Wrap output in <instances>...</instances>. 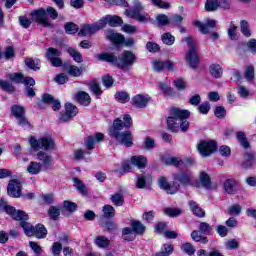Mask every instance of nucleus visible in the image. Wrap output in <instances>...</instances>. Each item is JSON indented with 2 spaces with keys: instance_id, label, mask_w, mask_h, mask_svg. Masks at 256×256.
Segmentation results:
<instances>
[{
  "instance_id": "f257e3e1",
  "label": "nucleus",
  "mask_w": 256,
  "mask_h": 256,
  "mask_svg": "<svg viewBox=\"0 0 256 256\" xmlns=\"http://www.w3.org/2000/svg\"><path fill=\"white\" fill-rule=\"evenodd\" d=\"M132 125L133 119L129 114H125L122 119L116 118L109 129L110 137L115 139L119 145L133 147V134L129 130L123 131V129H130Z\"/></svg>"
},
{
  "instance_id": "f03ea898",
  "label": "nucleus",
  "mask_w": 256,
  "mask_h": 256,
  "mask_svg": "<svg viewBox=\"0 0 256 256\" xmlns=\"http://www.w3.org/2000/svg\"><path fill=\"white\" fill-rule=\"evenodd\" d=\"M191 112L189 110H181L179 108H172L170 110V116L167 118V127L172 133L179 132L187 133L189 129V119Z\"/></svg>"
},
{
  "instance_id": "7ed1b4c3",
  "label": "nucleus",
  "mask_w": 256,
  "mask_h": 256,
  "mask_svg": "<svg viewBox=\"0 0 256 256\" xmlns=\"http://www.w3.org/2000/svg\"><path fill=\"white\" fill-rule=\"evenodd\" d=\"M133 5V10H125L124 13L126 17H129L130 19H135L136 21H139V23H147L151 21V17L143 11L145 7L143 6V4H141V1L133 0Z\"/></svg>"
},
{
  "instance_id": "20e7f679",
  "label": "nucleus",
  "mask_w": 256,
  "mask_h": 256,
  "mask_svg": "<svg viewBox=\"0 0 256 256\" xmlns=\"http://www.w3.org/2000/svg\"><path fill=\"white\" fill-rule=\"evenodd\" d=\"M182 42L187 43V46L189 47L185 56L186 63H188L191 69H197V67H199V54H197V50L195 49V42L193 41V38H183Z\"/></svg>"
},
{
  "instance_id": "39448f33",
  "label": "nucleus",
  "mask_w": 256,
  "mask_h": 256,
  "mask_svg": "<svg viewBox=\"0 0 256 256\" xmlns=\"http://www.w3.org/2000/svg\"><path fill=\"white\" fill-rule=\"evenodd\" d=\"M28 141L34 151H39V149L51 151L55 149V141L51 137H41L37 139L35 136H30Z\"/></svg>"
},
{
  "instance_id": "423d86ee",
  "label": "nucleus",
  "mask_w": 256,
  "mask_h": 256,
  "mask_svg": "<svg viewBox=\"0 0 256 256\" xmlns=\"http://www.w3.org/2000/svg\"><path fill=\"white\" fill-rule=\"evenodd\" d=\"M46 59L52 67H62L63 60H61V51L59 49L50 47L46 50Z\"/></svg>"
},
{
  "instance_id": "0eeeda50",
  "label": "nucleus",
  "mask_w": 256,
  "mask_h": 256,
  "mask_svg": "<svg viewBox=\"0 0 256 256\" xmlns=\"http://www.w3.org/2000/svg\"><path fill=\"white\" fill-rule=\"evenodd\" d=\"M198 151L202 157H209L217 151V143L215 141H203L198 144Z\"/></svg>"
},
{
  "instance_id": "6e6552de",
  "label": "nucleus",
  "mask_w": 256,
  "mask_h": 256,
  "mask_svg": "<svg viewBox=\"0 0 256 256\" xmlns=\"http://www.w3.org/2000/svg\"><path fill=\"white\" fill-rule=\"evenodd\" d=\"M135 63V54L131 51H124L117 60V67L119 69H127Z\"/></svg>"
},
{
  "instance_id": "1a4fd4ad",
  "label": "nucleus",
  "mask_w": 256,
  "mask_h": 256,
  "mask_svg": "<svg viewBox=\"0 0 256 256\" xmlns=\"http://www.w3.org/2000/svg\"><path fill=\"white\" fill-rule=\"evenodd\" d=\"M103 29V24H101L100 20L95 24H85L81 27L78 35L80 37H91V35H95L97 31H101Z\"/></svg>"
},
{
  "instance_id": "9d476101",
  "label": "nucleus",
  "mask_w": 256,
  "mask_h": 256,
  "mask_svg": "<svg viewBox=\"0 0 256 256\" xmlns=\"http://www.w3.org/2000/svg\"><path fill=\"white\" fill-rule=\"evenodd\" d=\"M158 185L160 189H163L168 193V195H175L177 191H179V188L181 185L177 182H173V184H169V181L165 178V176H162L158 179Z\"/></svg>"
},
{
  "instance_id": "9b49d317",
  "label": "nucleus",
  "mask_w": 256,
  "mask_h": 256,
  "mask_svg": "<svg viewBox=\"0 0 256 256\" xmlns=\"http://www.w3.org/2000/svg\"><path fill=\"white\" fill-rule=\"evenodd\" d=\"M31 16L32 21H35L44 27H49L51 25L49 17H47V12L43 8L32 11Z\"/></svg>"
},
{
  "instance_id": "f8f14e48",
  "label": "nucleus",
  "mask_w": 256,
  "mask_h": 256,
  "mask_svg": "<svg viewBox=\"0 0 256 256\" xmlns=\"http://www.w3.org/2000/svg\"><path fill=\"white\" fill-rule=\"evenodd\" d=\"M12 115L18 120V125L20 127H25V125H29V121L25 117V108L23 106L14 105L11 108Z\"/></svg>"
},
{
  "instance_id": "ddd939ff",
  "label": "nucleus",
  "mask_w": 256,
  "mask_h": 256,
  "mask_svg": "<svg viewBox=\"0 0 256 256\" xmlns=\"http://www.w3.org/2000/svg\"><path fill=\"white\" fill-rule=\"evenodd\" d=\"M174 181L184 186L193 185V174L191 171H180L174 174Z\"/></svg>"
},
{
  "instance_id": "4468645a",
  "label": "nucleus",
  "mask_w": 256,
  "mask_h": 256,
  "mask_svg": "<svg viewBox=\"0 0 256 256\" xmlns=\"http://www.w3.org/2000/svg\"><path fill=\"white\" fill-rule=\"evenodd\" d=\"M65 109L66 112L60 116L61 123H67V121H71V119H73V117L79 113V110L76 108V106L71 103H66Z\"/></svg>"
},
{
  "instance_id": "2eb2a0df",
  "label": "nucleus",
  "mask_w": 256,
  "mask_h": 256,
  "mask_svg": "<svg viewBox=\"0 0 256 256\" xmlns=\"http://www.w3.org/2000/svg\"><path fill=\"white\" fill-rule=\"evenodd\" d=\"M6 213L7 215H10V217L14 218L15 221H20V223L29 219V215H27L25 211L17 210L13 206L6 207Z\"/></svg>"
},
{
  "instance_id": "dca6fc26",
  "label": "nucleus",
  "mask_w": 256,
  "mask_h": 256,
  "mask_svg": "<svg viewBox=\"0 0 256 256\" xmlns=\"http://www.w3.org/2000/svg\"><path fill=\"white\" fill-rule=\"evenodd\" d=\"M152 67L154 71H157V73H161V71H164L165 69H167L168 71H173V67H175V64L172 61L154 60L152 61Z\"/></svg>"
},
{
  "instance_id": "f3484780",
  "label": "nucleus",
  "mask_w": 256,
  "mask_h": 256,
  "mask_svg": "<svg viewBox=\"0 0 256 256\" xmlns=\"http://www.w3.org/2000/svg\"><path fill=\"white\" fill-rule=\"evenodd\" d=\"M103 139H105V135H103V133L101 132H98L92 136H88L86 139H85V145H86V148L91 151L93 149H95V145L97 143H101V141H103Z\"/></svg>"
},
{
  "instance_id": "a211bd4d",
  "label": "nucleus",
  "mask_w": 256,
  "mask_h": 256,
  "mask_svg": "<svg viewBox=\"0 0 256 256\" xmlns=\"http://www.w3.org/2000/svg\"><path fill=\"white\" fill-rule=\"evenodd\" d=\"M100 21V24H103V29L106 27L107 24H109L110 27H119L123 25V19L119 16H109L106 15L103 17Z\"/></svg>"
},
{
  "instance_id": "6ab92c4d",
  "label": "nucleus",
  "mask_w": 256,
  "mask_h": 256,
  "mask_svg": "<svg viewBox=\"0 0 256 256\" xmlns=\"http://www.w3.org/2000/svg\"><path fill=\"white\" fill-rule=\"evenodd\" d=\"M194 25L195 27H198L201 33L207 35L211 29L215 28L216 22L213 19H207L205 23H202L201 21H195Z\"/></svg>"
},
{
  "instance_id": "aec40b11",
  "label": "nucleus",
  "mask_w": 256,
  "mask_h": 256,
  "mask_svg": "<svg viewBox=\"0 0 256 256\" xmlns=\"http://www.w3.org/2000/svg\"><path fill=\"white\" fill-rule=\"evenodd\" d=\"M7 191L10 197H21V184L17 180H11L8 184Z\"/></svg>"
},
{
  "instance_id": "412c9836",
  "label": "nucleus",
  "mask_w": 256,
  "mask_h": 256,
  "mask_svg": "<svg viewBox=\"0 0 256 256\" xmlns=\"http://www.w3.org/2000/svg\"><path fill=\"white\" fill-rule=\"evenodd\" d=\"M38 161H41L42 169H50L53 165V157L43 151L37 153Z\"/></svg>"
},
{
  "instance_id": "4be33fe9",
  "label": "nucleus",
  "mask_w": 256,
  "mask_h": 256,
  "mask_svg": "<svg viewBox=\"0 0 256 256\" xmlns=\"http://www.w3.org/2000/svg\"><path fill=\"white\" fill-rule=\"evenodd\" d=\"M105 37L108 41H111L114 45H121L124 41L123 35L115 32V30H107L105 32Z\"/></svg>"
},
{
  "instance_id": "5701e85b",
  "label": "nucleus",
  "mask_w": 256,
  "mask_h": 256,
  "mask_svg": "<svg viewBox=\"0 0 256 256\" xmlns=\"http://www.w3.org/2000/svg\"><path fill=\"white\" fill-rule=\"evenodd\" d=\"M237 185V180L233 178H228L225 180L223 184L224 191L228 193V195H234V193L237 192Z\"/></svg>"
},
{
  "instance_id": "b1692460",
  "label": "nucleus",
  "mask_w": 256,
  "mask_h": 256,
  "mask_svg": "<svg viewBox=\"0 0 256 256\" xmlns=\"http://www.w3.org/2000/svg\"><path fill=\"white\" fill-rule=\"evenodd\" d=\"M42 101L43 103L52 105L53 111H59L61 109V102L59 100H55L51 94H44L42 96Z\"/></svg>"
},
{
  "instance_id": "393cba45",
  "label": "nucleus",
  "mask_w": 256,
  "mask_h": 256,
  "mask_svg": "<svg viewBox=\"0 0 256 256\" xmlns=\"http://www.w3.org/2000/svg\"><path fill=\"white\" fill-rule=\"evenodd\" d=\"M149 96L147 95H141L138 94L133 98V104L135 107H138L139 109H143L147 107V103H149Z\"/></svg>"
},
{
  "instance_id": "a878e982",
  "label": "nucleus",
  "mask_w": 256,
  "mask_h": 256,
  "mask_svg": "<svg viewBox=\"0 0 256 256\" xmlns=\"http://www.w3.org/2000/svg\"><path fill=\"white\" fill-rule=\"evenodd\" d=\"M75 99L80 103V105H84V107L91 104V96H89V93L85 91H79L76 93Z\"/></svg>"
},
{
  "instance_id": "bb28decb",
  "label": "nucleus",
  "mask_w": 256,
  "mask_h": 256,
  "mask_svg": "<svg viewBox=\"0 0 256 256\" xmlns=\"http://www.w3.org/2000/svg\"><path fill=\"white\" fill-rule=\"evenodd\" d=\"M209 73L215 79H221L223 77V67L219 64H211L209 66Z\"/></svg>"
},
{
  "instance_id": "cd10ccee",
  "label": "nucleus",
  "mask_w": 256,
  "mask_h": 256,
  "mask_svg": "<svg viewBox=\"0 0 256 256\" xmlns=\"http://www.w3.org/2000/svg\"><path fill=\"white\" fill-rule=\"evenodd\" d=\"M131 164L138 167V169H145L147 167V158L145 156H133L131 158Z\"/></svg>"
},
{
  "instance_id": "c85d7f7f",
  "label": "nucleus",
  "mask_w": 256,
  "mask_h": 256,
  "mask_svg": "<svg viewBox=\"0 0 256 256\" xmlns=\"http://www.w3.org/2000/svg\"><path fill=\"white\" fill-rule=\"evenodd\" d=\"M253 163H255V154L253 152L246 153L242 167L244 169H251V167H253Z\"/></svg>"
},
{
  "instance_id": "c756f323",
  "label": "nucleus",
  "mask_w": 256,
  "mask_h": 256,
  "mask_svg": "<svg viewBox=\"0 0 256 256\" xmlns=\"http://www.w3.org/2000/svg\"><path fill=\"white\" fill-rule=\"evenodd\" d=\"M43 169L41 163L39 162H30L28 165L26 171L30 173V175H39L41 173V170Z\"/></svg>"
},
{
  "instance_id": "7c9ffc66",
  "label": "nucleus",
  "mask_w": 256,
  "mask_h": 256,
  "mask_svg": "<svg viewBox=\"0 0 256 256\" xmlns=\"http://www.w3.org/2000/svg\"><path fill=\"white\" fill-rule=\"evenodd\" d=\"M236 139H238L243 149H249L251 147V144L249 143V140H247V135H245V132L243 131L237 132Z\"/></svg>"
},
{
  "instance_id": "2f4dec72",
  "label": "nucleus",
  "mask_w": 256,
  "mask_h": 256,
  "mask_svg": "<svg viewBox=\"0 0 256 256\" xmlns=\"http://www.w3.org/2000/svg\"><path fill=\"white\" fill-rule=\"evenodd\" d=\"M37 239H45L47 237V228L43 224H38L35 226L34 235Z\"/></svg>"
},
{
  "instance_id": "473e14b6",
  "label": "nucleus",
  "mask_w": 256,
  "mask_h": 256,
  "mask_svg": "<svg viewBox=\"0 0 256 256\" xmlns=\"http://www.w3.org/2000/svg\"><path fill=\"white\" fill-rule=\"evenodd\" d=\"M20 227H22L27 237H33L35 235V227H33V225H31L29 222H27V220L20 222Z\"/></svg>"
},
{
  "instance_id": "72a5a7b5",
  "label": "nucleus",
  "mask_w": 256,
  "mask_h": 256,
  "mask_svg": "<svg viewBox=\"0 0 256 256\" xmlns=\"http://www.w3.org/2000/svg\"><path fill=\"white\" fill-rule=\"evenodd\" d=\"M190 209L196 217H205V210H203L201 207H199V204L195 201L189 202Z\"/></svg>"
},
{
  "instance_id": "f704fd0d",
  "label": "nucleus",
  "mask_w": 256,
  "mask_h": 256,
  "mask_svg": "<svg viewBox=\"0 0 256 256\" xmlns=\"http://www.w3.org/2000/svg\"><path fill=\"white\" fill-rule=\"evenodd\" d=\"M64 69L72 77H81V73H83V70L75 65H65Z\"/></svg>"
},
{
  "instance_id": "c9c22d12",
  "label": "nucleus",
  "mask_w": 256,
  "mask_h": 256,
  "mask_svg": "<svg viewBox=\"0 0 256 256\" xmlns=\"http://www.w3.org/2000/svg\"><path fill=\"white\" fill-rule=\"evenodd\" d=\"M110 200L115 207H123V204L125 203V197L121 193H114L110 197Z\"/></svg>"
},
{
  "instance_id": "e433bc0d",
  "label": "nucleus",
  "mask_w": 256,
  "mask_h": 256,
  "mask_svg": "<svg viewBox=\"0 0 256 256\" xmlns=\"http://www.w3.org/2000/svg\"><path fill=\"white\" fill-rule=\"evenodd\" d=\"M94 243L100 249H107L110 245V241L105 236H97L94 240Z\"/></svg>"
},
{
  "instance_id": "4c0bfd02",
  "label": "nucleus",
  "mask_w": 256,
  "mask_h": 256,
  "mask_svg": "<svg viewBox=\"0 0 256 256\" xmlns=\"http://www.w3.org/2000/svg\"><path fill=\"white\" fill-rule=\"evenodd\" d=\"M74 183L75 189L81 193V195H87V186L83 184V181H81L79 178H73L72 179Z\"/></svg>"
},
{
  "instance_id": "58836bf2",
  "label": "nucleus",
  "mask_w": 256,
  "mask_h": 256,
  "mask_svg": "<svg viewBox=\"0 0 256 256\" xmlns=\"http://www.w3.org/2000/svg\"><path fill=\"white\" fill-rule=\"evenodd\" d=\"M131 227L137 235H143V233H145V225H143L141 221L133 220L131 222Z\"/></svg>"
},
{
  "instance_id": "ea45409f",
  "label": "nucleus",
  "mask_w": 256,
  "mask_h": 256,
  "mask_svg": "<svg viewBox=\"0 0 256 256\" xmlns=\"http://www.w3.org/2000/svg\"><path fill=\"white\" fill-rule=\"evenodd\" d=\"M98 59L101 61H106L107 63H113L114 65H117V56L109 53H103L98 55Z\"/></svg>"
},
{
  "instance_id": "a19ab883",
  "label": "nucleus",
  "mask_w": 256,
  "mask_h": 256,
  "mask_svg": "<svg viewBox=\"0 0 256 256\" xmlns=\"http://www.w3.org/2000/svg\"><path fill=\"white\" fill-rule=\"evenodd\" d=\"M165 165H173V167H183V159L177 157H169L164 160Z\"/></svg>"
},
{
  "instance_id": "79ce46f5",
  "label": "nucleus",
  "mask_w": 256,
  "mask_h": 256,
  "mask_svg": "<svg viewBox=\"0 0 256 256\" xmlns=\"http://www.w3.org/2000/svg\"><path fill=\"white\" fill-rule=\"evenodd\" d=\"M69 55L73 58L76 63H83V56L81 52L77 51L75 48H68Z\"/></svg>"
},
{
  "instance_id": "37998d69",
  "label": "nucleus",
  "mask_w": 256,
  "mask_h": 256,
  "mask_svg": "<svg viewBox=\"0 0 256 256\" xmlns=\"http://www.w3.org/2000/svg\"><path fill=\"white\" fill-rule=\"evenodd\" d=\"M161 41L164 43V45H168L171 47V45H174L175 43V36H173L171 33L166 32L161 35Z\"/></svg>"
},
{
  "instance_id": "c03bdc74",
  "label": "nucleus",
  "mask_w": 256,
  "mask_h": 256,
  "mask_svg": "<svg viewBox=\"0 0 256 256\" xmlns=\"http://www.w3.org/2000/svg\"><path fill=\"white\" fill-rule=\"evenodd\" d=\"M200 183H202L205 189H211V177L205 172H200Z\"/></svg>"
},
{
  "instance_id": "a18cd8bd",
  "label": "nucleus",
  "mask_w": 256,
  "mask_h": 256,
  "mask_svg": "<svg viewBox=\"0 0 256 256\" xmlns=\"http://www.w3.org/2000/svg\"><path fill=\"white\" fill-rule=\"evenodd\" d=\"M204 9L208 13L217 11V9H219L217 0H206Z\"/></svg>"
},
{
  "instance_id": "49530a36",
  "label": "nucleus",
  "mask_w": 256,
  "mask_h": 256,
  "mask_svg": "<svg viewBox=\"0 0 256 256\" xmlns=\"http://www.w3.org/2000/svg\"><path fill=\"white\" fill-rule=\"evenodd\" d=\"M191 237L193 239V241H195L196 243H203V245L209 243V240L207 239V237H203L199 234V231L194 230L191 233Z\"/></svg>"
},
{
  "instance_id": "de8ad7c7",
  "label": "nucleus",
  "mask_w": 256,
  "mask_h": 256,
  "mask_svg": "<svg viewBox=\"0 0 256 256\" xmlns=\"http://www.w3.org/2000/svg\"><path fill=\"white\" fill-rule=\"evenodd\" d=\"M240 31L244 37H251V30L249 29V22L247 20L240 21Z\"/></svg>"
},
{
  "instance_id": "09e8293b",
  "label": "nucleus",
  "mask_w": 256,
  "mask_h": 256,
  "mask_svg": "<svg viewBox=\"0 0 256 256\" xmlns=\"http://www.w3.org/2000/svg\"><path fill=\"white\" fill-rule=\"evenodd\" d=\"M64 29L68 35H75L79 31V26L73 22H68L64 25Z\"/></svg>"
},
{
  "instance_id": "8fccbe9b",
  "label": "nucleus",
  "mask_w": 256,
  "mask_h": 256,
  "mask_svg": "<svg viewBox=\"0 0 256 256\" xmlns=\"http://www.w3.org/2000/svg\"><path fill=\"white\" fill-rule=\"evenodd\" d=\"M115 99L119 103H129V100L131 99V97L129 96V93L122 91V92H117L115 94Z\"/></svg>"
},
{
  "instance_id": "3c124183",
  "label": "nucleus",
  "mask_w": 256,
  "mask_h": 256,
  "mask_svg": "<svg viewBox=\"0 0 256 256\" xmlns=\"http://www.w3.org/2000/svg\"><path fill=\"white\" fill-rule=\"evenodd\" d=\"M244 76L246 81H253V79H255V67L248 65L244 71Z\"/></svg>"
},
{
  "instance_id": "603ef678",
  "label": "nucleus",
  "mask_w": 256,
  "mask_h": 256,
  "mask_svg": "<svg viewBox=\"0 0 256 256\" xmlns=\"http://www.w3.org/2000/svg\"><path fill=\"white\" fill-rule=\"evenodd\" d=\"M103 214H104V217H106L107 219H111V218L115 217V207H113L109 204L104 205Z\"/></svg>"
},
{
  "instance_id": "864d4df0",
  "label": "nucleus",
  "mask_w": 256,
  "mask_h": 256,
  "mask_svg": "<svg viewBox=\"0 0 256 256\" xmlns=\"http://www.w3.org/2000/svg\"><path fill=\"white\" fill-rule=\"evenodd\" d=\"M25 65H27L29 69H32V71H39V69H41L39 60H33L32 58H26Z\"/></svg>"
},
{
  "instance_id": "5fc2aeb1",
  "label": "nucleus",
  "mask_w": 256,
  "mask_h": 256,
  "mask_svg": "<svg viewBox=\"0 0 256 256\" xmlns=\"http://www.w3.org/2000/svg\"><path fill=\"white\" fill-rule=\"evenodd\" d=\"M48 215L51 219L56 221V219L59 218V215H61V208L56 206H50V208L48 209Z\"/></svg>"
},
{
  "instance_id": "6e6d98bb",
  "label": "nucleus",
  "mask_w": 256,
  "mask_h": 256,
  "mask_svg": "<svg viewBox=\"0 0 256 256\" xmlns=\"http://www.w3.org/2000/svg\"><path fill=\"white\" fill-rule=\"evenodd\" d=\"M156 21H157L158 25H160V27H165V26L169 25V23H171V18H169L165 14H160L156 17Z\"/></svg>"
},
{
  "instance_id": "4d7b16f0",
  "label": "nucleus",
  "mask_w": 256,
  "mask_h": 256,
  "mask_svg": "<svg viewBox=\"0 0 256 256\" xmlns=\"http://www.w3.org/2000/svg\"><path fill=\"white\" fill-rule=\"evenodd\" d=\"M164 213L168 217H179V215H181V213H183V211H181V209H179V208H166V209H164Z\"/></svg>"
},
{
  "instance_id": "13d9d810",
  "label": "nucleus",
  "mask_w": 256,
  "mask_h": 256,
  "mask_svg": "<svg viewBox=\"0 0 256 256\" xmlns=\"http://www.w3.org/2000/svg\"><path fill=\"white\" fill-rule=\"evenodd\" d=\"M181 250L183 253H186V255H195V247H193V244L189 242L184 243Z\"/></svg>"
},
{
  "instance_id": "bf43d9fd",
  "label": "nucleus",
  "mask_w": 256,
  "mask_h": 256,
  "mask_svg": "<svg viewBox=\"0 0 256 256\" xmlns=\"http://www.w3.org/2000/svg\"><path fill=\"white\" fill-rule=\"evenodd\" d=\"M8 79H10V81H12L13 83H23L24 77L23 74H19V73H10L7 75Z\"/></svg>"
},
{
  "instance_id": "052dcab7",
  "label": "nucleus",
  "mask_w": 256,
  "mask_h": 256,
  "mask_svg": "<svg viewBox=\"0 0 256 256\" xmlns=\"http://www.w3.org/2000/svg\"><path fill=\"white\" fill-rule=\"evenodd\" d=\"M242 207L239 204H233L231 206L228 207V213L229 215H241V211H242Z\"/></svg>"
},
{
  "instance_id": "680f3d73",
  "label": "nucleus",
  "mask_w": 256,
  "mask_h": 256,
  "mask_svg": "<svg viewBox=\"0 0 256 256\" xmlns=\"http://www.w3.org/2000/svg\"><path fill=\"white\" fill-rule=\"evenodd\" d=\"M0 87L3 91H8L9 93H15V87L8 81L0 80Z\"/></svg>"
},
{
  "instance_id": "e2e57ef3",
  "label": "nucleus",
  "mask_w": 256,
  "mask_h": 256,
  "mask_svg": "<svg viewBox=\"0 0 256 256\" xmlns=\"http://www.w3.org/2000/svg\"><path fill=\"white\" fill-rule=\"evenodd\" d=\"M133 233H135V231H133V228H124L123 229V237L125 239V241H133V239H135V236L133 235Z\"/></svg>"
},
{
  "instance_id": "0e129e2a",
  "label": "nucleus",
  "mask_w": 256,
  "mask_h": 256,
  "mask_svg": "<svg viewBox=\"0 0 256 256\" xmlns=\"http://www.w3.org/2000/svg\"><path fill=\"white\" fill-rule=\"evenodd\" d=\"M200 233H203V235H209L211 233V225L207 222H201L198 227Z\"/></svg>"
},
{
  "instance_id": "69168bd1",
  "label": "nucleus",
  "mask_w": 256,
  "mask_h": 256,
  "mask_svg": "<svg viewBox=\"0 0 256 256\" xmlns=\"http://www.w3.org/2000/svg\"><path fill=\"white\" fill-rule=\"evenodd\" d=\"M63 207L66 211H69V213H74V211H77V204L69 200L64 201Z\"/></svg>"
},
{
  "instance_id": "338daca9",
  "label": "nucleus",
  "mask_w": 256,
  "mask_h": 256,
  "mask_svg": "<svg viewBox=\"0 0 256 256\" xmlns=\"http://www.w3.org/2000/svg\"><path fill=\"white\" fill-rule=\"evenodd\" d=\"M228 36L232 41H237V26L233 24V22L230 23V28L228 30Z\"/></svg>"
},
{
  "instance_id": "774afa93",
  "label": "nucleus",
  "mask_w": 256,
  "mask_h": 256,
  "mask_svg": "<svg viewBox=\"0 0 256 256\" xmlns=\"http://www.w3.org/2000/svg\"><path fill=\"white\" fill-rule=\"evenodd\" d=\"M198 111L202 115H207L211 111V104L209 102H203L198 106Z\"/></svg>"
}]
</instances>
